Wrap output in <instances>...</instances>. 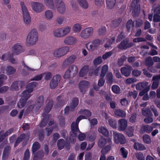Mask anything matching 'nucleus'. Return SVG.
Segmentation results:
<instances>
[{
    "instance_id": "f257e3e1",
    "label": "nucleus",
    "mask_w": 160,
    "mask_h": 160,
    "mask_svg": "<svg viewBox=\"0 0 160 160\" xmlns=\"http://www.w3.org/2000/svg\"><path fill=\"white\" fill-rule=\"evenodd\" d=\"M38 40V34L35 29H33L28 33L26 40L27 44L31 45H35Z\"/></svg>"
},
{
    "instance_id": "f03ea898",
    "label": "nucleus",
    "mask_w": 160,
    "mask_h": 160,
    "mask_svg": "<svg viewBox=\"0 0 160 160\" xmlns=\"http://www.w3.org/2000/svg\"><path fill=\"white\" fill-rule=\"evenodd\" d=\"M85 117L80 115L77 119L76 122H73L71 124V131L70 132V134L72 137H75L77 135L78 133L80 132L78 128V124L80 120L83 119H85Z\"/></svg>"
},
{
    "instance_id": "7ed1b4c3",
    "label": "nucleus",
    "mask_w": 160,
    "mask_h": 160,
    "mask_svg": "<svg viewBox=\"0 0 160 160\" xmlns=\"http://www.w3.org/2000/svg\"><path fill=\"white\" fill-rule=\"evenodd\" d=\"M70 50L68 46H64L53 50V55L55 58H61L66 55Z\"/></svg>"
},
{
    "instance_id": "20e7f679",
    "label": "nucleus",
    "mask_w": 160,
    "mask_h": 160,
    "mask_svg": "<svg viewBox=\"0 0 160 160\" xmlns=\"http://www.w3.org/2000/svg\"><path fill=\"white\" fill-rule=\"evenodd\" d=\"M31 7L32 10L36 13H40L44 9L43 4L38 2H32L31 3Z\"/></svg>"
},
{
    "instance_id": "39448f33",
    "label": "nucleus",
    "mask_w": 160,
    "mask_h": 160,
    "mask_svg": "<svg viewBox=\"0 0 160 160\" xmlns=\"http://www.w3.org/2000/svg\"><path fill=\"white\" fill-rule=\"evenodd\" d=\"M113 137L115 142L117 144L120 143L124 144L126 142V140L123 135L121 133L113 132Z\"/></svg>"
},
{
    "instance_id": "423d86ee",
    "label": "nucleus",
    "mask_w": 160,
    "mask_h": 160,
    "mask_svg": "<svg viewBox=\"0 0 160 160\" xmlns=\"http://www.w3.org/2000/svg\"><path fill=\"white\" fill-rule=\"evenodd\" d=\"M93 28L92 27L87 28L82 30L80 36L83 38H88L91 37L93 34Z\"/></svg>"
},
{
    "instance_id": "0eeeda50",
    "label": "nucleus",
    "mask_w": 160,
    "mask_h": 160,
    "mask_svg": "<svg viewBox=\"0 0 160 160\" xmlns=\"http://www.w3.org/2000/svg\"><path fill=\"white\" fill-rule=\"evenodd\" d=\"M61 78V76L59 74H57L53 76L50 83L51 88L54 89L58 86V83L60 81Z\"/></svg>"
},
{
    "instance_id": "6e6552de",
    "label": "nucleus",
    "mask_w": 160,
    "mask_h": 160,
    "mask_svg": "<svg viewBox=\"0 0 160 160\" xmlns=\"http://www.w3.org/2000/svg\"><path fill=\"white\" fill-rule=\"evenodd\" d=\"M23 81H15L11 85L10 89L12 91H17L19 90V87L22 88L24 86Z\"/></svg>"
},
{
    "instance_id": "1a4fd4ad",
    "label": "nucleus",
    "mask_w": 160,
    "mask_h": 160,
    "mask_svg": "<svg viewBox=\"0 0 160 160\" xmlns=\"http://www.w3.org/2000/svg\"><path fill=\"white\" fill-rule=\"evenodd\" d=\"M77 58L76 56L74 55H71L65 60L62 63V66L63 67H66L69 65L73 63Z\"/></svg>"
},
{
    "instance_id": "9d476101",
    "label": "nucleus",
    "mask_w": 160,
    "mask_h": 160,
    "mask_svg": "<svg viewBox=\"0 0 160 160\" xmlns=\"http://www.w3.org/2000/svg\"><path fill=\"white\" fill-rule=\"evenodd\" d=\"M132 70V67L129 65H126L125 67L121 68V73L125 76L128 77L130 74L131 71Z\"/></svg>"
},
{
    "instance_id": "9b49d317",
    "label": "nucleus",
    "mask_w": 160,
    "mask_h": 160,
    "mask_svg": "<svg viewBox=\"0 0 160 160\" xmlns=\"http://www.w3.org/2000/svg\"><path fill=\"white\" fill-rule=\"evenodd\" d=\"M128 42V41L126 39L124 40L118 45V48L122 49H125L130 48L133 45V43Z\"/></svg>"
},
{
    "instance_id": "f8f14e48",
    "label": "nucleus",
    "mask_w": 160,
    "mask_h": 160,
    "mask_svg": "<svg viewBox=\"0 0 160 160\" xmlns=\"http://www.w3.org/2000/svg\"><path fill=\"white\" fill-rule=\"evenodd\" d=\"M77 41V38L75 37L67 36L64 39L63 42L66 45H71L76 43Z\"/></svg>"
},
{
    "instance_id": "ddd939ff",
    "label": "nucleus",
    "mask_w": 160,
    "mask_h": 160,
    "mask_svg": "<svg viewBox=\"0 0 160 160\" xmlns=\"http://www.w3.org/2000/svg\"><path fill=\"white\" fill-rule=\"evenodd\" d=\"M118 130L119 131H123L126 129L127 126V120L124 118L119 119L118 121Z\"/></svg>"
},
{
    "instance_id": "4468645a",
    "label": "nucleus",
    "mask_w": 160,
    "mask_h": 160,
    "mask_svg": "<svg viewBox=\"0 0 160 160\" xmlns=\"http://www.w3.org/2000/svg\"><path fill=\"white\" fill-rule=\"evenodd\" d=\"M89 83L87 81H82L79 84V88L81 92L84 94L88 87Z\"/></svg>"
},
{
    "instance_id": "2eb2a0df",
    "label": "nucleus",
    "mask_w": 160,
    "mask_h": 160,
    "mask_svg": "<svg viewBox=\"0 0 160 160\" xmlns=\"http://www.w3.org/2000/svg\"><path fill=\"white\" fill-rule=\"evenodd\" d=\"M160 80V76L157 75H154L152 78V88L155 89L157 88L159 86V81Z\"/></svg>"
},
{
    "instance_id": "dca6fc26",
    "label": "nucleus",
    "mask_w": 160,
    "mask_h": 160,
    "mask_svg": "<svg viewBox=\"0 0 160 160\" xmlns=\"http://www.w3.org/2000/svg\"><path fill=\"white\" fill-rule=\"evenodd\" d=\"M56 7L58 12L61 14H63L65 13L66 11V7L64 2L57 4Z\"/></svg>"
},
{
    "instance_id": "f3484780",
    "label": "nucleus",
    "mask_w": 160,
    "mask_h": 160,
    "mask_svg": "<svg viewBox=\"0 0 160 160\" xmlns=\"http://www.w3.org/2000/svg\"><path fill=\"white\" fill-rule=\"evenodd\" d=\"M12 48L14 53L16 55L19 54L24 51V49L22 46L18 43L14 45L12 47Z\"/></svg>"
},
{
    "instance_id": "a211bd4d",
    "label": "nucleus",
    "mask_w": 160,
    "mask_h": 160,
    "mask_svg": "<svg viewBox=\"0 0 160 160\" xmlns=\"http://www.w3.org/2000/svg\"><path fill=\"white\" fill-rule=\"evenodd\" d=\"M44 102L43 97L42 96H39L35 103V108L37 110L39 109L43 106Z\"/></svg>"
},
{
    "instance_id": "6ab92c4d",
    "label": "nucleus",
    "mask_w": 160,
    "mask_h": 160,
    "mask_svg": "<svg viewBox=\"0 0 160 160\" xmlns=\"http://www.w3.org/2000/svg\"><path fill=\"white\" fill-rule=\"evenodd\" d=\"M11 148V147L9 146L4 148L2 156V160H6L8 158L10 153Z\"/></svg>"
},
{
    "instance_id": "aec40b11",
    "label": "nucleus",
    "mask_w": 160,
    "mask_h": 160,
    "mask_svg": "<svg viewBox=\"0 0 160 160\" xmlns=\"http://www.w3.org/2000/svg\"><path fill=\"white\" fill-rule=\"evenodd\" d=\"M45 5L49 9L54 10L55 9V4L53 0H43Z\"/></svg>"
},
{
    "instance_id": "412c9836",
    "label": "nucleus",
    "mask_w": 160,
    "mask_h": 160,
    "mask_svg": "<svg viewBox=\"0 0 160 160\" xmlns=\"http://www.w3.org/2000/svg\"><path fill=\"white\" fill-rule=\"evenodd\" d=\"M114 113L116 117H118L123 118L125 117L126 115L125 111L120 109H115Z\"/></svg>"
},
{
    "instance_id": "4be33fe9",
    "label": "nucleus",
    "mask_w": 160,
    "mask_h": 160,
    "mask_svg": "<svg viewBox=\"0 0 160 160\" xmlns=\"http://www.w3.org/2000/svg\"><path fill=\"white\" fill-rule=\"evenodd\" d=\"M148 82H139L136 85V89L139 90H143L147 87H150V86H148Z\"/></svg>"
},
{
    "instance_id": "5701e85b",
    "label": "nucleus",
    "mask_w": 160,
    "mask_h": 160,
    "mask_svg": "<svg viewBox=\"0 0 160 160\" xmlns=\"http://www.w3.org/2000/svg\"><path fill=\"white\" fill-rule=\"evenodd\" d=\"M72 76L73 77L77 73L78 69L75 65H72L70 66L68 68Z\"/></svg>"
},
{
    "instance_id": "b1692460",
    "label": "nucleus",
    "mask_w": 160,
    "mask_h": 160,
    "mask_svg": "<svg viewBox=\"0 0 160 160\" xmlns=\"http://www.w3.org/2000/svg\"><path fill=\"white\" fill-rule=\"evenodd\" d=\"M44 18L47 20H51L53 18V15L52 11L50 10H46L44 15Z\"/></svg>"
},
{
    "instance_id": "393cba45",
    "label": "nucleus",
    "mask_w": 160,
    "mask_h": 160,
    "mask_svg": "<svg viewBox=\"0 0 160 160\" xmlns=\"http://www.w3.org/2000/svg\"><path fill=\"white\" fill-rule=\"evenodd\" d=\"M53 105V102L52 101H49L46 106L44 110V113L43 114V116L44 117V115L45 114L48 113L51 110Z\"/></svg>"
},
{
    "instance_id": "a878e982",
    "label": "nucleus",
    "mask_w": 160,
    "mask_h": 160,
    "mask_svg": "<svg viewBox=\"0 0 160 160\" xmlns=\"http://www.w3.org/2000/svg\"><path fill=\"white\" fill-rule=\"evenodd\" d=\"M53 35L55 38H61L63 37L61 28H57L55 29L53 31Z\"/></svg>"
},
{
    "instance_id": "bb28decb",
    "label": "nucleus",
    "mask_w": 160,
    "mask_h": 160,
    "mask_svg": "<svg viewBox=\"0 0 160 160\" xmlns=\"http://www.w3.org/2000/svg\"><path fill=\"white\" fill-rule=\"evenodd\" d=\"M133 147L136 150L142 151L146 149V147L143 144L138 142L135 143Z\"/></svg>"
},
{
    "instance_id": "cd10ccee",
    "label": "nucleus",
    "mask_w": 160,
    "mask_h": 160,
    "mask_svg": "<svg viewBox=\"0 0 160 160\" xmlns=\"http://www.w3.org/2000/svg\"><path fill=\"white\" fill-rule=\"evenodd\" d=\"M20 6L22 15H26L29 14L27 7L23 2H21Z\"/></svg>"
},
{
    "instance_id": "c85d7f7f",
    "label": "nucleus",
    "mask_w": 160,
    "mask_h": 160,
    "mask_svg": "<svg viewBox=\"0 0 160 160\" xmlns=\"http://www.w3.org/2000/svg\"><path fill=\"white\" fill-rule=\"evenodd\" d=\"M78 102L79 101L78 98H75L72 99V103L70 106L71 111H73L74 108L78 105Z\"/></svg>"
},
{
    "instance_id": "c756f323",
    "label": "nucleus",
    "mask_w": 160,
    "mask_h": 160,
    "mask_svg": "<svg viewBox=\"0 0 160 160\" xmlns=\"http://www.w3.org/2000/svg\"><path fill=\"white\" fill-rule=\"evenodd\" d=\"M37 84V83L36 82H33L29 83L26 87V90L31 93L32 92L33 88Z\"/></svg>"
},
{
    "instance_id": "7c9ffc66",
    "label": "nucleus",
    "mask_w": 160,
    "mask_h": 160,
    "mask_svg": "<svg viewBox=\"0 0 160 160\" xmlns=\"http://www.w3.org/2000/svg\"><path fill=\"white\" fill-rule=\"evenodd\" d=\"M79 6L84 9H87L88 7V3L86 0H77Z\"/></svg>"
},
{
    "instance_id": "2f4dec72",
    "label": "nucleus",
    "mask_w": 160,
    "mask_h": 160,
    "mask_svg": "<svg viewBox=\"0 0 160 160\" xmlns=\"http://www.w3.org/2000/svg\"><path fill=\"white\" fill-rule=\"evenodd\" d=\"M6 73L8 75H12L14 74L16 71V69L11 66H8L6 68Z\"/></svg>"
},
{
    "instance_id": "473e14b6",
    "label": "nucleus",
    "mask_w": 160,
    "mask_h": 160,
    "mask_svg": "<svg viewBox=\"0 0 160 160\" xmlns=\"http://www.w3.org/2000/svg\"><path fill=\"white\" fill-rule=\"evenodd\" d=\"M30 93L26 90L24 91L21 93V98L27 101L30 97Z\"/></svg>"
},
{
    "instance_id": "72a5a7b5",
    "label": "nucleus",
    "mask_w": 160,
    "mask_h": 160,
    "mask_svg": "<svg viewBox=\"0 0 160 160\" xmlns=\"http://www.w3.org/2000/svg\"><path fill=\"white\" fill-rule=\"evenodd\" d=\"M23 20L24 23L26 25L30 24L31 21V18L30 14L23 15Z\"/></svg>"
},
{
    "instance_id": "f704fd0d",
    "label": "nucleus",
    "mask_w": 160,
    "mask_h": 160,
    "mask_svg": "<svg viewBox=\"0 0 160 160\" xmlns=\"http://www.w3.org/2000/svg\"><path fill=\"white\" fill-rule=\"evenodd\" d=\"M142 114L145 116H152L153 115L149 108H143L142 110Z\"/></svg>"
},
{
    "instance_id": "c9c22d12",
    "label": "nucleus",
    "mask_w": 160,
    "mask_h": 160,
    "mask_svg": "<svg viewBox=\"0 0 160 160\" xmlns=\"http://www.w3.org/2000/svg\"><path fill=\"white\" fill-rule=\"evenodd\" d=\"M88 66H85L82 68L81 70L79 73V75L80 77H83L85 75H86L88 72Z\"/></svg>"
},
{
    "instance_id": "e433bc0d",
    "label": "nucleus",
    "mask_w": 160,
    "mask_h": 160,
    "mask_svg": "<svg viewBox=\"0 0 160 160\" xmlns=\"http://www.w3.org/2000/svg\"><path fill=\"white\" fill-rule=\"evenodd\" d=\"M98 131L105 136L108 137L109 135L108 131L106 128L104 127H101L99 128Z\"/></svg>"
},
{
    "instance_id": "4c0bfd02",
    "label": "nucleus",
    "mask_w": 160,
    "mask_h": 160,
    "mask_svg": "<svg viewBox=\"0 0 160 160\" xmlns=\"http://www.w3.org/2000/svg\"><path fill=\"white\" fill-rule=\"evenodd\" d=\"M56 22L59 25L63 24L65 22L64 17L62 16H59L57 17L56 19Z\"/></svg>"
},
{
    "instance_id": "58836bf2",
    "label": "nucleus",
    "mask_w": 160,
    "mask_h": 160,
    "mask_svg": "<svg viewBox=\"0 0 160 160\" xmlns=\"http://www.w3.org/2000/svg\"><path fill=\"white\" fill-rule=\"evenodd\" d=\"M107 140L106 138L103 137H101L98 141V145L100 148H103L106 144Z\"/></svg>"
},
{
    "instance_id": "ea45409f",
    "label": "nucleus",
    "mask_w": 160,
    "mask_h": 160,
    "mask_svg": "<svg viewBox=\"0 0 160 160\" xmlns=\"http://www.w3.org/2000/svg\"><path fill=\"white\" fill-rule=\"evenodd\" d=\"M63 37H64L68 34L71 31L70 27L67 26L63 28H61Z\"/></svg>"
},
{
    "instance_id": "a19ab883",
    "label": "nucleus",
    "mask_w": 160,
    "mask_h": 160,
    "mask_svg": "<svg viewBox=\"0 0 160 160\" xmlns=\"http://www.w3.org/2000/svg\"><path fill=\"white\" fill-rule=\"evenodd\" d=\"M81 26L78 23L74 24L72 28V30L75 33L79 32L81 29Z\"/></svg>"
},
{
    "instance_id": "79ce46f5",
    "label": "nucleus",
    "mask_w": 160,
    "mask_h": 160,
    "mask_svg": "<svg viewBox=\"0 0 160 160\" xmlns=\"http://www.w3.org/2000/svg\"><path fill=\"white\" fill-rule=\"evenodd\" d=\"M108 70V67L107 65H104L102 68L101 73L100 75L101 78H104Z\"/></svg>"
},
{
    "instance_id": "37998d69",
    "label": "nucleus",
    "mask_w": 160,
    "mask_h": 160,
    "mask_svg": "<svg viewBox=\"0 0 160 160\" xmlns=\"http://www.w3.org/2000/svg\"><path fill=\"white\" fill-rule=\"evenodd\" d=\"M65 144V141L63 139L59 140L57 142V146L59 150H61L63 148Z\"/></svg>"
},
{
    "instance_id": "c03bdc74",
    "label": "nucleus",
    "mask_w": 160,
    "mask_h": 160,
    "mask_svg": "<svg viewBox=\"0 0 160 160\" xmlns=\"http://www.w3.org/2000/svg\"><path fill=\"white\" fill-rule=\"evenodd\" d=\"M153 64V62L151 57H149L146 58L145 61V65L146 66L150 67Z\"/></svg>"
},
{
    "instance_id": "a18cd8bd",
    "label": "nucleus",
    "mask_w": 160,
    "mask_h": 160,
    "mask_svg": "<svg viewBox=\"0 0 160 160\" xmlns=\"http://www.w3.org/2000/svg\"><path fill=\"white\" fill-rule=\"evenodd\" d=\"M140 5H138L137 8H133L134 9L132 11V14L134 17H136L138 15L140 11Z\"/></svg>"
},
{
    "instance_id": "49530a36",
    "label": "nucleus",
    "mask_w": 160,
    "mask_h": 160,
    "mask_svg": "<svg viewBox=\"0 0 160 160\" xmlns=\"http://www.w3.org/2000/svg\"><path fill=\"white\" fill-rule=\"evenodd\" d=\"M25 138L26 135L25 134H21L17 139L15 143V146H17L19 143L24 139Z\"/></svg>"
},
{
    "instance_id": "de8ad7c7",
    "label": "nucleus",
    "mask_w": 160,
    "mask_h": 160,
    "mask_svg": "<svg viewBox=\"0 0 160 160\" xmlns=\"http://www.w3.org/2000/svg\"><path fill=\"white\" fill-rule=\"evenodd\" d=\"M116 0H106L107 6L109 9L112 8L116 3Z\"/></svg>"
},
{
    "instance_id": "09e8293b",
    "label": "nucleus",
    "mask_w": 160,
    "mask_h": 160,
    "mask_svg": "<svg viewBox=\"0 0 160 160\" xmlns=\"http://www.w3.org/2000/svg\"><path fill=\"white\" fill-rule=\"evenodd\" d=\"M44 155V153L43 151L40 150L37 152L34 155V159L37 160L38 158H42Z\"/></svg>"
},
{
    "instance_id": "8fccbe9b",
    "label": "nucleus",
    "mask_w": 160,
    "mask_h": 160,
    "mask_svg": "<svg viewBox=\"0 0 160 160\" xmlns=\"http://www.w3.org/2000/svg\"><path fill=\"white\" fill-rule=\"evenodd\" d=\"M106 32V28L105 26H102L99 29L98 31V34L99 36H103L104 35Z\"/></svg>"
},
{
    "instance_id": "3c124183",
    "label": "nucleus",
    "mask_w": 160,
    "mask_h": 160,
    "mask_svg": "<svg viewBox=\"0 0 160 160\" xmlns=\"http://www.w3.org/2000/svg\"><path fill=\"white\" fill-rule=\"evenodd\" d=\"M153 128L152 126L148 125H144L142 127L143 130L148 133L151 132Z\"/></svg>"
},
{
    "instance_id": "603ef678",
    "label": "nucleus",
    "mask_w": 160,
    "mask_h": 160,
    "mask_svg": "<svg viewBox=\"0 0 160 160\" xmlns=\"http://www.w3.org/2000/svg\"><path fill=\"white\" fill-rule=\"evenodd\" d=\"M134 22L131 20H129L126 24V28L127 30L129 31L130 29L134 27Z\"/></svg>"
},
{
    "instance_id": "864d4df0",
    "label": "nucleus",
    "mask_w": 160,
    "mask_h": 160,
    "mask_svg": "<svg viewBox=\"0 0 160 160\" xmlns=\"http://www.w3.org/2000/svg\"><path fill=\"white\" fill-rule=\"evenodd\" d=\"M40 144L38 142H35L33 144L32 148V151L34 153L39 148Z\"/></svg>"
},
{
    "instance_id": "5fc2aeb1",
    "label": "nucleus",
    "mask_w": 160,
    "mask_h": 160,
    "mask_svg": "<svg viewBox=\"0 0 160 160\" xmlns=\"http://www.w3.org/2000/svg\"><path fill=\"white\" fill-rule=\"evenodd\" d=\"M127 57L125 55L122 56L118 60L117 62L118 65L120 67L121 66L124 61L126 60Z\"/></svg>"
},
{
    "instance_id": "6e6d98bb",
    "label": "nucleus",
    "mask_w": 160,
    "mask_h": 160,
    "mask_svg": "<svg viewBox=\"0 0 160 160\" xmlns=\"http://www.w3.org/2000/svg\"><path fill=\"white\" fill-rule=\"evenodd\" d=\"M27 101L21 98L18 103V106L20 108H22L26 105Z\"/></svg>"
},
{
    "instance_id": "4d7b16f0",
    "label": "nucleus",
    "mask_w": 160,
    "mask_h": 160,
    "mask_svg": "<svg viewBox=\"0 0 160 160\" xmlns=\"http://www.w3.org/2000/svg\"><path fill=\"white\" fill-rule=\"evenodd\" d=\"M143 140L144 143L146 144H149L151 142V138L147 134H145L143 136Z\"/></svg>"
},
{
    "instance_id": "13d9d810",
    "label": "nucleus",
    "mask_w": 160,
    "mask_h": 160,
    "mask_svg": "<svg viewBox=\"0 0 160 160\" xmlns=\"http://www.w3.org/2000/svg\"><path fill=\"white\" fill-rule=\"evenodd\" d=\"M122 21V19L121 18H119L118 19L115 20L112 22V26L115 28L118 27L121 22Z\"/></svg>"
},
{
    "instance_id": "bf43d9fd",
    "label": "nucleus",
    "mask_w": 160,
    "mask_h": 160,
    "mask_svg": "<svg viewBox=\"0 0 160 160\" xmlns=\"http://www.w3.org/2000/svg\"><path fill=\"white\" fill-rule=\"evenodd\" d=\"M115 38L114 37H112L111 39H109L107 43L105 45V47L106 48L109 47L111 44L115 41Z\"/></svg>"
},
{
    "instance_id": "052dcab7",
    "label": "nucleus",
    "mask_w": 160,
    "mask_h": 160,
    "mask_svg": "<svg viewBox=\"0 0 160 160\" xmlns=\"http://www.w3.org/2000/svg\"><path fill=\"white\" fill-rule=\"evenodd\" d=\"M79 112L80 114H83L88 117H90L91 115V112L87 109H81Z\"/></svg>"
},
{
    "instance_id": "680f3d73",
    "label": "nucleus",
    "mask_w": 160,
    "mask_h": 160,
    "mask_svg": "<svg viewBox=\"0 0 160 160\" xmlns=\"http://www.w3.org/2000/svg\"><path fill=\"white\" fill-rule=\"evenodd\" d=\"M112 146V144H110L106 146L101 151L102 153L105 154L107 153L108 151L111 150Z\"/></svg>"
},
{
    "instance_id": "e2e57ef3",
    "label": "nucleus",
    "mask_w": 160,
    "mask_h": 160,
    "mask_svg": "<svg viewBox=\"0 0 160 160\" xmlns=\"http://www.w3.org/2000/svg\"><path fill=\"white\" fill-rule=\"evenodd\" d=\"M110 125L113 128H117L116 122L113 119L110 118L108 121Z\"/></svg>"
},
{
    "instance_id": "0e129e2a",
    "label": "nucleus",
    "mask_w": 160,
    "mask_h": 160,
    "mask_svg": "<svg viewBox=\"0 0 160 160\" xmlns=\"http://www.w3.org/2000/svg\"><path fill=\"white\" fill-rule=\"evenodd\" d=\"M134 128L132 127H129L127 132V134L129 137H131L133 136Z\"/></svg>"
},
{
    "instance_id": "69168bd1",
    "label": "nucleus",
    "mask_w": 160,
    "mask_h": 160,
    "mask_svg": "<svg viewBox=\"0 0 160 160\" xmlns=\"http://www.w3.org/2000/svg\"><path fill=\"white\" fill-rule=\"evenodd\" d=\"M153 9L154 15L160 14V6L159 5L154 6Z\"/></svg>"
},
{
    "instance_id": "338daca9",
    "label": "nucleus",
    "mask_w": 160,
    "mask_h": 160,
    "mask_svg": "<svg viewBox=\"0 0 160 160\" xmlns=\"http://www.w3.org/2000/svg\"><path fill=\"white\" fill-rule=\"evenodd\" d=\"M87 47L88 49L90 51H93L96 48L92 42L88 43L87 45Z\"/></svg>"
},
{
    "instance_id": "774afa93",
    "label": "nucleus",
    "mask_w": 160,
    "mask_h": 160,
    "mask_svg": "<svg viewBox=\"0 0 160 160\" xmlns=\"http://www.w3.org/2000/svg\"><path fill=\"white\" fill-rule=\"evenodd\" d=\"M112 90L114 93L116 94H119L120 93V89L119 87L117 85H113L112 87Z\"/></svg>"
}]
</instances>
